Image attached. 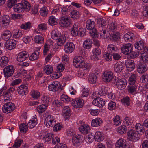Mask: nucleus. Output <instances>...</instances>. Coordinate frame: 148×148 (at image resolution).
<instances>
[{
    "label": "nucleus",
    "mask_w": 148,
    "mask_h": 148,
    "mask_svg": "<svg viewBox=\"0 0 148 148\" xmlns=\"http://www.w3.org/2000/svg\"><path fill=\"white\" fill-rule=\"evenodd\" d=\"M14 67L12 65L6 66L3 69V73L5 77L8 78L12 76L14 72Z\"/></svg>",
    "instance_id": "7"
},
{
    "label": "nucleus",
    "mask_w": 148,
    "mask_h": 148,
    "mask_svg": "<svg viewBox=\"0 0 148 148\" xmlns=\"http://www.w3.org/2000/svg\"><path fill=\"white\" fill-rule=\"evenodd\" d=\"M67 36L66 34L64 35L62 34L61 35L60 37L57 39V43L59 46L62 45L64 44L66 42V40Z\"/></svg>",
    "instance_id": "28"
},
{
    "label": "nucleus",
    "mask_w": 148,
    "mask_h": 148,
    "mask_svg": "<svg viewBox=\"0 0 148 148\" xmlns=\"http://www.w3.org/2000/svg\"><path fill=\"white\" fill-rule=\"evenodd\" d=\"M86 27L87 29L90 30V33L92 37H97L98 36V32L95 28V23L91 19L88 20L86 22Z\"/></svg>",
    "instance_id": "2"
},
{
    "label": "nucleus",
    "mask_w": 148,
    "mask_h": 148,
    "mask_svg": "<svg viewBox=\"0 0 148 148\" xmlns=\"http://www.w3.org/2000/svg\"><path fill=\"white\" fill-rule=\"evenodd\" d=\"M10 22V18L8 15H5L2 16L0 18V23L4 28H8Z\"/></svg>",
    "instance_id": "10"
},
{
    "label": "nucleus",
    "mask_w": 148,
    "mask_h": 148,
    "mask_svg": "<svg viewBox=\"0 0 148 148\" xmlns=\"http://www.w3.org/2000/svg\"><path fill=\"white\" fill-rule=\"evenodd\" d=\"M123 68V64L121 62H117L114 64V69L115 72L116 73H120Z\"/></svg>",
    "instance_id": "26"
},
{
    "label": "nucleus",
    "mask_w": 148,
    "mask_h": 148,
    "mask_svg": "<svg viewBox=\"0 0 148 148\" xmlns=\"http://www.w3.org/2000/svg\"><path fill=\"white\" fill-rule=\"evenodd\" d=\"M107 49L108 52L112 54L117 52L118 50V49L116 46L111 44L108 46Z\"/></svg>",
    "instance_id": "38"
},
{
    "label": "nucleus",
    "mask_w": 148,
    "mask_h": 148,
    "mask_svg": "<svg viewBox=\"0 0 148 148\" xmlns=\"http://www.w3.org/2000/svg\"><path fill=\"white\" fill-rule=\"evenodd\" d=\"M23 140H22L19 139L18 138H16L15 141L14 143L12 146L13 148H18L20 147L22 143Z\"/></svg>",
    "instance_id": "54"
},
{
    "label": "nucleus",
    "mask_w": 148,
    "mask_h": 148,
    "mask_svg": "<svg viewBox=\"0 0 148 148\" xmlns=\"http://www.w3.org/2000/svg\"><path fill=\"white\" fill-rule=\"evenodd\" d=\"M93 139H94L93 134L91 133L89 135L86 136L85 140L87 143L89 144L92 141Z\"/></svg>",
    "instance_id": "60"
},
{
    "label": "nucleus",
    "mask_w": 148,
    "mask_h": 148,
    "mask_svg": "<svg viewBox=\"0 0 148 148\" xmlns=\"http://www.w3.org/2000/svg\"><path fill=\"white\" fill-rule=\"evenodd\" d=\"M113 124L114 125L118 126L121 123V121L120 119V117L118 115H116L113 118Z\"/></svg>",
    "instance_id": "56"
},
{
    "label": "nucleus",
    "mask_w": 148,
    "mask_h": 148,
    "mask_svg": "<svg viewBox=\"0 0 148 148\" xmlns=\"http://www.w3.org/2000/svg\"><path fill=\"white\" fill-rule=\"evenodd\" d=\"M49 24L52 26L55 25L57 23V20L55 17L53 16H50L48 20Z\"/></svg>",
    "instance_id": "52"
},
{
    "label": "nucleus",
    "mask_w": 148,
    "mask_h": 148,
    "mask_svg": "<svg viewBox=\"0 0 148 148\" xmlns=\"http://www.w3.org/2000/svg\"><path fill=\"white\" fill-rule=\"evenodd\" d=\"M12 35L11 32L8 30H4L2 33L1 36L5 40H8Z\"/></svg>",
    "instance_id": "30"
},
{
    "label": "nucleus",
    "mask_w": 148,
    "mask_h": 148,
    "mask_svg": "<svg viewBox=\"0 0 148 148\" xmlns=\"http://www.w3.org/2000/svg\"><path fill=\"white\" fill-rule=\"evenodd\" d=\"M120 34L118 32H114L111 35L110 39L113 40L117 41L119 40L120 38Z\"/></svg>",
    "instance_id": "50"
},
{
    "label": "nucleus",
    "mask_w": 148,
    "mask_h": 148,
    "mask_svg": "<svg viewBox=\"0 0 148 148\" xmlns=\"http://www.w3.org/2000/svg\"><path fill=\"white\" fill-rule=\"evenodd\" d=\"M30 96L34 99H37L40 96V93L37 90H32L30 93Z\"/></svg>",
    "instance_id": "41"
},
{
    "label": "nucleus",
    "mask_w": 148,
    "mask_h": 148,
    "mask_svg": "<svg viewBox=\"0 0 148 148\" xmlns=\"http://www.w3.org/2000/svg\"><path fill=\"white\" fill-rule=\"evenodd\" d=\"M63 116L65 117V120H67L71 115L70 110L68 106H66L63 108L62 110Z\"/></svg>",
    "instance_id": "25"
},
{
    "label": "nucleus",
    "mask_w": 148,
    "mask_h": 148,
    "mask_svg": "<svg viewBox=\"0 0 148 148\" xmlns=\"http://www.w3.org/2000/svg\"><path fill=\"white\" fill-rule=\"evenodd\" d=\"M99 93L101 95H103L106 94H107L108 93V90L110 89L108 87H105L104 86H102L99 87Z\"/></svg>",
    "instance_id": "49"
},
{
    "label": "nucleus",
    "mask_w": 148,
    "mask_h": 148,
    "mask_svg": "<svg viewBox=\"0 0 148 148\" xmlns=\"http://www.w3.org/2000/svg\"><path fill=\"white\" fill-rule=\"evenodd\" d=\"M113 73L110 71L106 70L104 71L102 75L103 81L106 82L111 81L113 78Z\"/></svg>",
    "instance_id": "11"
},
{
    "label": "nucleus",
    "mask_w": 148,
    "mask_h": 148,
    "mask_svg": "<svg viewBox=\"0 0 148 148\" xmlns=\"http://www.w3.org/2000/svg\"><path fill=\"white\" fill-rule=\"evenodd\" d=\"M103 122V121L101 119L97 117L92 121L91 125L93 127L99 126L101 125Z\"/></svg>",
    "instance_id": "23"
},
{
    "label": "nucleus",
    "mask_w": 148,
    "mask_h": 148,
    "mask_svg": "<svg viewBox=\"0 0 148 148\" xmlns=\"http://www.w3.org/2000/svg\"><path fill=\"white\" fill-rule=\"evenodd\" d=\"M52 38L53 39L57 40L61 35V33L57 29L53 30L51 32Z\"/></svg>",
    "instance_id": "37"
},
{
    "label": "nucleus",
    "mask_w": 148,
    "mask_h": 148,
    "mask_svg": "<svg viewBox=\"0 0 148 148\" xmlns=\"http://www.w3.org/2000/svg\"><path fill=\"white\" fill-rule=\"evenodd\" d=\"M137 88V86L135 85H130L128 87V91L132 95L135 94L136 93Z\"/></svg>",
    "instance_id": "43"
},
{
    "label": "nucleus",
    "mask_w": 148,
    "mask_h": 148,
    "mask_svg": "<svg viewBox=\"0 0 148 148\" xmlns=\"http://www.w3.org/2000/svg\"><path fill=\"white\" fill-rule=\"evenodd\" d=\"M29 56L27 52L26 51H23L20 52L18 54L16 59L18 62H23L27 59Z\"/></svg>",
    "instance_id": "14"
},
{
    "label": "nucleus",
    "mask_w": 148,
    "mask_h": 148,
    "mask_svg": "<svg viewBox=\"0 0 148 148\" xmlns=\"http://www.w3.org/2000/svg\"><path fill=\"white\" fill-rule=\"evenodd\" d=\"M93 135L94 139L96 141H101L104 139V134L100 131L96 132Z\"/></svg>",
    "instance_id": "20"
},
{
    "label": "nucleus",
    "mask_w": 148,
    "mask_h": 148,
    "mask_svg": "<svg viewBox=\"0 0 148 148\" xmlns=\"http://www.w3.org/2000/svg\"><path fill=\"white\" fill-rule=\"evenodd\" d=\"M88 80L90 83L94 84L95 83L97 80V77L95 74L91 73L89 75Z\"/></svg>",
    "instance_id": "44"
},
{
    "label": "nucleus",
    "mask_w": 148,
    "mask_h": 148,
    "mask_svg": "<svg viewBox=\"0 0 148 148\" xmlns=\"http://www.w3.org/2000/svg\"><path fill=\"white\" fill-rule=\"evenodd\" d=\"M79 27L78 23H76L74 24L71 31V33L73 36H76L79 34Z\"/></svg>",
    "instance_id": "29"
},
{
    "label": "nucleus",
    "mask_w": 148,
    "mask_h": 148,
    "mask_svg": "<svg viewBox=\"0 0 148 148\" xmlns=\"http://www.w3.org/2000/svg\"><path fill=\"white\" fill-rule=\"evenodd\" d=\"M133 46L130 43H127L123 45L122 47L121 50L122 53L125 55H128L132 52Z\"/></svg>",
    "instance_id": "12"
},
{
    "label": "nucleus",
    "mask_w": 148,
    "mask_h": 148,
    "mask_svg": "<svg viewBox=\"0 0 148 148\" xmlns=\"http://www.w3.org/2000/svg\"><path fill=\"white\" fill-rule=\"evenodd\" d=\"M44 70L45 73L48 75L51 74L53 71V68L52 66L49 65L45 66L44 68Z\"/></svg>",
    "instance_id": "46"
},
{
    "label": "nucleus",
    "mask_w": 148,
    "mask_h": 148,
    "mask_svg": "<svg viewBox=\"0 0 148 148\" xmlns=\"http://www.w3.org/2000/svg\"><path fill=\"white\" fill-rule=\"evenodd\" d=\"M13 8L15 12L19 13L23 12L24 10V4L23 3L16 4L14 7Z\"/></svg>",
    "instance_id": "33"
},
{
    "label": "nucleus",
    "mask_w": 148,
    "mask_h": 148,
    "mask_svg": "<svg viewBox=\"0 0 148 148\" xmlns=\"http://www.w3.org/2000/svg\"><path fill=\"white\" fill-rule=\"evenodd\" d=\"M125 64L127 70L131 71L135 68V64L134 61L131 60H126Z\"/></svg>",
    "instance_id": "21"
},
{
    "label": "nucleus",
    "mask_w": 148,
    "mask_h": 148,
    "mask_svg": "<svg viewBox=\"0 0 148 148\" xmlns=\"http://www.w3.org/2000/svg\"><path fill=\"white\" fill-rule=\"evenodd\" d=\"M56 120L54 117L51 115H48L47 116L45 119L44 124L47 127H52L56 124Z\"/></svg>",
    "instance_id": "4"
},
{
    "label": "nucleus",
    "mask_w": 148,
    "mask_h": 148,
    "mask_svg": "<svg viewBox=\"0 0 148 148\" xmlns=\"http://www.w3.org/2000/svg\"><path fill=\"white\" fill-rule=\"evenodd\" d=\"M101 53V50L99 47L94 49L92 51V54L91 55V59L93 60H98V56L100 55Z\"/></svg>",
    "instance_id": "15"
},
{
    "label": "nucleus",
    "mask_w": 148,
    "mask_h": 148,
    "mask_svg": "<svg viewBox=\"0 0 148 148\" xmlns=\"http://www.w3.org/2000/svg\"><path fill=\"white\" fill-rule=\"evenodd\" d=\"M98 22V27L99 29H103L104 27L106 25V22L105 21V20L102 18L99 19Z\"/></svg>",
    "instance_id": "55"
},
{
    "label": "nucleus",
    "mask_w": 148,
    "mask_h": 148,
    "mask_svg": "<svg viewBox=\"0 0 148 148\" xmlns=\"http://www.w3.org/2000/svg\"><path fill=\"white\" fill-rule=\"evenodd\" d=\"M71 23V20L68 16H64L61 17L59 22L61 26L67 27L69 26Z\"/></svg>",
    "instance_id": "9"
},
{
    "label": "nucleus",
    "mask_w": 148,
    "mask_h": 148,
    "mask_svg": "<svg viewBox=\"0 0 148 148\" xmlns=\"http://www.w3.org/2000/svg\"><path fill=\"white\" fill-rule=\"evenodd\" d=\"M60 100L64 102H69L70 100V98L67 95L62 94L60 96Z\"/></svg>",
    "instance_id": "57"
},
{
    "label": "nucleus",
    "mask_w": 148,
    "mask_h": 148,
    "mask_svg": "<svg viewBox=\"0 0 148 148\" xmlns=\"http://www.w3.org/2000/svg\"><path fill=\"white\" fill-rule=\"evenodd\" d=\"M73 63L75 67L82 68L84 70H87L91 67L90 64L88 63L85 64L84 58L81 56L75 57L73 60Z\"/></svg>",
    "instance_id": "1"
},
{
    "label": "nucleus",
    "mask_w": 148,
    "mask_h": 148,
    "mask_svg": "<svg viewBox=\"0 0 148 148\" xmlns=\"http://www.w3.org/2000/svg\"><path fill=\"white\" fill-rule=\"evenodd\" d=\"M92 45V42L90 39H88L85 40L84 42L83 46L84 47L87 49H90Z\"/></svg>",
    "instance_id": "40"
},
{
    "label": "nucleus",
    "mask_w": 148,
    "mask_h": 148,
    "mask_svg": "<svg viewBox=\"0 0 148 148\" xmlns=\"http://www.w3.org/2000/svg\"><path fill=\"white\" fill-rule=\"evenodd\" d=\"M147 70V66L144 62H143L139 64L137 68L138 72L140 73H142Z\"/></svg>",
    "instance_id": "34"
},
{
    "label": "nucleus",
    "mask_w": 148,
    "mask_h": 148,
    "mask_svg": "<svg viewBox=\"0 0 148 148\" xmlns=\"http://www.w3.org/2000/svg\"><path fill=\"white\" fill-rule=\"evenodd\" d=\"M121 26L117 24V23L115 22H113L111 23L107 27L109 31L118 30L119 27Z\"/></svg>",
    "instance_id": "31"
},
{
    "label": "nucleus",
    "mask_w": 148,
    "mask_h": 148,
    "mask_svg": "<svg viewBox=\"0 0 148 148\" xmlns=\"http://www.w3.org/2000/svg\"><path fill=\"white\" fill-rule=\"evenodd\" d=\"M44 38L41 35H38L34 36V41L36 43L38 44H42L44 42Z\"/></svg>",
    "instance_id": "36"
},
{
    "label": "nucleus",
    "mask_w": 148,
    "mask_h": 148,
    "mask_svg": "<svg viewBox=\"0 0 148 148\" xmlns=\"http://www.w3.org/2000/svg\"><path fill=\"white\" fill-rule=\"evenodd\" d=\"M15 108V106L14 103L9 102L5 103L2 109L3 112L8 114L13 111Z\"/></svg>",
    "instance_id": "5"
},
{
    "label": "nucleus",
    "mask_w": 148,
    "mask_h": 148,
    "mask_svg": "<svg viewBox=\"0 0 148 148\" xmlns=\"http://www.w3.org/2000/svg\"><path fill=\"white\" fill-rule=\"evenodd\" d=\"M9 60L8 58L5 56H3L0 58V65L1 66L4 67L8 63Z\"/></svg>",
    "instance_id": "42"
},
{
    "label": "nucleus",
    "mask_w": 148,
    "mask_h": 148,
    "mask_svg": "<svg viewBox=\"0 0 148 148\" xmlns=\"http://www.w3.org/2000/svg\"><path fill=\"white\" fill-rule=\"evenodd\" d=\"M53 136V134L47 133L46 134L44 132H42L40 135V138L43 140L44 143L49 144L51 142V140Z\"/></svg>",
    "instance_id": "6"
},
{
    "label": "nucleus",
    "mask_w": 148,
    "mask_h": 148,
    "mask_svg": "<svg viewBox=\"0 0 148 148\" xmlns=\"http://www.w3.org/2000/svg\"><path fill=\"white\" fill-rule=\"evenodd\" d=\"M39 53L38 51H36L29 56V59L32 61L36 60L38 58Z\"/></svg>",
    "instance_id": "53"
},
{
    "label": "nucleus",
    "mask_w": 148,
    "mask_h": 148,
    "mask_svg": "<svg viewBox=\"0 0 148 148\" xmlns=\"http://www.w3.org/2000/svg\"><path fill=\"white\" fill-rule=\"evenodd\" d=\"M59 83L58 82H53L52 84L48 86L49 90L52 91H56L58 90Z\"/></svg>",
    "instance_id": "27"
},
{
    "label": "nucleus",
    "mask_w": 148,
    "mask_h": 148,
    "mask_svg": "<svg viewBox=\"0 0 148 148\" xmlns=\"http://www.w3.org/2000/svg\"><path fill=\"white\" fill-rule=\"evenodd\" d=\"M47 105L46 104H42L38 106L37 110L39 113H42L47 108Z\"/></svg>",
    "instance_id": "45"
},
{
    "label": "nucleus",
    "mask_w": 148,
    "mask_h": 148,
    "mask_svg": "<svg viewBox=\"0 0 148 148\" xmlns=\"http://www.w3.org/2000/svg\"><path fill=\"white\" fill-rule=\"evenodd\" d=\"M95 93H93L92 95V97L94 99L92 101L93 104L99 107L103 106L105 104V101L102 98L97 97Z\"/></svg>",
    "instance_id": "3"
},
{
    "label": "nucleus",
    "mask_w": 148,
    "mask_h": 148,
    "mask_svg": "<svg viewBox=\"0 0 148 148\" xmlns=\"http://www.w3.org/2000/svg\"><path fill=\"white\" fill-rule=\"evenodd\" d=\"M41 100L42 103L43 104H46L47 105V104L50 102V97L48 96H44L41 98Z\"/></svg>",
    "instance_id": "63"
},
{
    "label": "nucleus",
    "mask_w": 148,
    "mask_h": 148,
    "mask_svg": "<svg viewBox=\"0 0 148 148\" xmlns=\"http://www.w3.org/2000/svg\"><path fill=\"white\" fill-rule=\"evenodd\" d=\"M134 35L133 33L128 32L124 35V38L125 41L129 42L134 40Z\"/></svg>",
    "instance_id": "35"
},
{
    "label": "nucleus",
    "mask_w": 148,
    "mask_h": 148,
    "mask_svg": "<svg viewBox=\"0 0 148 148\" xmlns=\"http://www.w3.org/2000/svg\"><path fill=\"white\" fill-rule=\"evenodd\" d=\"M127 138L129 140L134 142L138 141V138L137 133L132 129L130 130L127 133Z\"/></svg>",
    "instance_id": "8"
},
{
    "label": "nucleus",
    "mask_w": 148,
    "mask_h": 148,
    "mask_svg": "<svg viewBox=\"0 0 148 148\" xmlns=\"http://www.w3.org/2000/svg\"><path fill=\"white\" fill-rule=\"evenodd\" d=\"M28 127L27 125L23 123L21 124L19 126V129L21 132L23 133H25L27 131Z\"/></svg>",
    "instance_id": "58"
},
{
    "label": "nucleus",
    "mask_w": 148,
    "mask_h": 148,
    "mask_svg": "<svg viewBox=\"0 0 148 148\" xmlns=\"http://www.w3.org/2000/svg\"><path fill=\"white\" fill-rule=\"evenodd\" d=\"M135 47L138 50H141L143 49L145 47L144 43L142 40H140L135 44Z\"/></svg>",
    "instance_id": "48"
},
{
    "label": "nucleus",
    "mask_w": 148,
    "mask_h": 148,
    "mask_svg": "<svg viewBox=\"0 0 148 148\" xmlns=\"http://www.w3.org/2000/svg\"><path fill=\"white\" fill-rule=\"evenodd\" d=\"M126 146L125 140L122 138L118 140L115 145L116 148H126Z\"/></svg>",
    "instance_id": "24"
},
{
    "label": "nucleus",
    "mask_w": 148,
    "mask_h": 148,
    "mask_svg": "<svg viewBox=\"0 0 148 148\" xmlns=\"http://www.w3.org/2000/svg\"><path fill=\"white\" fill-rule=\"evenodd\" d=\"M37 123V119L36 117H34L30 120L27 124L29 127L32 128H33Z\"/></svg>",
    "instance_id": "39"
},
{
    "label": "nucleus",
    "mask_w": 148,
    "mask_h": 148,
    "mask_svg": "<svg viewBox=\"0 0 148 148\" xmlns=\"http://www.w3.org/2000/svg\"><path fill=\"white\" fill-rule=\"evenodd\" d=\"M4 101H10L12 99V95L11 93L7 92V91L4 93L3 96Z\"/></svg>",
    "instance_id": "62"
},
{
    "label": "nucleus",
    "mask_w": 148,
    "mask_h": 148,
    "mask_svg": "<svg viewBox=\"0 0 148 148\" xmlns=\"http://www.w3.org/2000/svg\"><path fill=\"white\" fill-rule=\"evenodd\" d=\"M127 130V127L125 125H122L119 127L117 129L118 132L120 134H123L125 133Z\"/></svg>",
    "instance_id": "47"
},
{
    "label": "nucleus",
    "mask_w": 148,
    "mask_h": 148,
    "mask_svg": "<svg viewBox=\"0 0 148 148\" xmlns=\"http://www.w3.org/2000/svg\"><path fill=\"white\" fill-rule=\"evenodd\" d=\"M136 80V77L135 74H132L129 77V82L130 85H134Z\"/></svg>",
    "instance_id": "61"
},
{
    "label": "nucleus",
    "mask_w": 148,
    "mask_h": 148,
    "mask_svg": "<svg viewBox=\"0 0 148 148\" xmlns=\"http://www.w3.org/2000/svg\"><path fill=\"white\" fill-rule=\"evenodd\" d=\"M136 131L138 134H142L145 131L144 126L140 123H137L135 125Z\"/></svg>",
    "instance_id": "32"
},
{
    "label": "nucleus",
    "mask_w": 148,
    "mask_h": 148,
    "mask_svg": "<svg viewBox=\"0 0 148 148\" xmlns=\"http://www.w3.org/2000/svg\"><path fill=\"white\" fill-rule=\"evenodd\" d=\"M116 85L119 89L123 90L125 88L126 86V81L124 79H119L116 82Z\"/></svg>",
    "instance_id": "18"
},
{
    "label": "nucleus",
    "mask_w": 148,
    "mask_h": 148,
    "mask_svg": "<svg viewBox=\"0 0 148 148\" xmlns=\"http://www.w3.org/2000/svg\"><path fill=\"white\" fill-rule=\"evenodd\" d=\"M20 27L25 30L29 29L31 27V23L29 22H28L25 24H22L21 25Z\"/></svg>",
    "instance_id": "64"
},
{
    "label": "nucleus",
    "mask_w": 148,
    "mask_h": 148,
    "mask_svg": "<svg viewBox=\"0 0 148 148\" xmlns=\"http://www.w3.org/2000/svg\"><path fill=\"white\" fill-rule=\"evenodd\" d=\"M72 105L76 108H80L82 107L84 104V101L79 98L74 99L73 101Z\"/></svg>",
    "instance_id": "17"
},
{
    "label": "nucleus",
    "mask_w": 148,
    "mask_h": 148,
    "mask_svg": "<svg viewBox=\"0 0 148 148\" xmlns=\"http://www.w3.org/2000/svg\"><path fill=\"white\" fill-rule=\"evenodd\" d=\"M124 125L128 128L130 127L132 125V121L130 117L127 116L125 117L123 121Z\"/></svg>",
    "instance_id": "51"
},
{
    "label": "nucleus",
    "mask_w": 148,
    "mask_h": 148,
    "mask_svg": "<svg viewBox=\"0 0 148 148\" xmlns=\"http://www.w3.org/2000/svg\"><path fill=\"white\" fill-rule=\"evenodd\" d=\"M16 44V41L14 39H11L6 42V47L8 49L11 50L15 47Z\"/></svg>",
    "instance_id": "19"
},
{
    "label": "nucleus",
    "mask_w": 148,
    "mask_h": 148,
    "mask_svg": "<svg viewBox=\"0 0 148 148\" xmlns=\"http://www.w3.org/2000/svg\"><path fill=\"white\" fill-rule=\"evenodd\" d=\"M79 130L80 132L83 134H87L90 130L89 126L87 124H84L81 125L79 128Z\"/></svg>",
    "instance_id": "22"
},
{
    "label": "nucleus",
    "mask_w": 148,
    "mask_h": 148,
    "mask_svg": "<svg viewBox=\"0 0 148 148\" xmlns=\"http://www.w3.org/2000/svg\"><path fill=\"white\" fill-rule=\"evenodd\" d=\"M75 48L74 44L72 42H66L64 45V50L66 53H70L73 51Z\"/></svg>",
    "instance_id": "13"
},
{
    "label": "nucleus",
    "mask_w": 148,
    "mask_h": 148,
    "mask_svg": "<svg viewBox=\"0 0 148 148\" xmlns=\"http://www.w3.org/2000/svg\"><path fill=\"white\" fill-rule=\"evenodd\" d=\"M17 91L20 95L23 96L27 93L28 88L25 84H21L18 88Z\"/></svg>",
    "instance_id": "16"
},
{
    "label": "nucleus",
    "mask_w": 148,
    "mask_h": 148,
    "mask_svg": "<svg viewBox=\"0 0 148 148\" xmlns=\"http://www.w3.org/2000/svg\"><path fill=\"white\" fill-rule=\"evenodd\" d=\"M14 31V34L13 35V37L14 38H19L23 35L21 31L20 30H16Z\"/></svg>",
    "instance_id": "59"
}]
</instances>
